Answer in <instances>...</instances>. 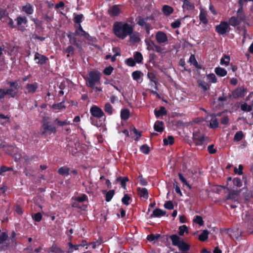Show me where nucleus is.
<instances>
[{"label": "nucleus", "mask_w": 253, "mask_h": 253, "mask_svg": "<svg viewBox=\"0 0 253 253\" xmlns=\"http://www.w3.org/2000/svg\"><path fill=\"white\" fill-rule=\"evenodd\" d=\"M65 100H63L60 103L53 104L52 106V108L54 110H60L66 108L65 105Z\"/></svg>", "instance_id": "obj_34"}, {"label": "nucleus", "mask_w": 253, "mask_h": 253, "mask_svg": "<svg viewBox=\"0 0 253 253\" xmlns=\"http://www.w3.org/2000/svg\"><path fill=\"white\" fill-rule=\"evenodd\" d=\"M70 169L66 166L60 168L58 170V173L62 176H67L70 173Z\"/></svg>", "instance_id": "obj_24"}, {"label": "nucleus", "mask_w": 253, "mask_h": 253, "mask_svg": "<svg viewBox=\"0 0 253 253\" xmlns=\"http://www.w3.org/2000/svg\"><path fill=\"white\" fill-rule=\"evenodd\" d=\"M69 249L68 253H72L74 250H78L79 247L81 246V245H74L71 242L68 243Z\"/></svg>", "instance_id": "obj_49"}, {"label": "nucleus", "mask_w": 253, "mask_h": 253, "mask_svg": "<svg viewBox=\"0 0 253 253\" xmlns=\"http://www.w3.org/2000/svg\"><path fill=\"white\" fill-rule=\"evenodd\" d=\"M199 19L200 21L204 24H207L208 23V20L207 18V13L205 11L202 10L200 11Z\"/></svg>", "instance_id": "obj_31"}, {"label": "nucleus", "mask_w": 253, "mask_h": 253, "mask_svg": "<svg viewBox=\"0 0 253 253\" xmlns=\"http://www.w3.org/2000/svg\"><path fill=\"white\" fill-rule=\"evenodd\" d=\"M233 182L237 187H240L242 186V181L240 178H234L233 180Z\"/></svg>", "instance_id": "obj_63"}, {"label": "nucleus", "mask_w": 253, "mask_h": 253, "mask_svg": "<svg viewBox=\"0 0 253 253\" xmlns=\"http://www.w3.org/2000/svg\"><path fill=\"white\" fill-rule=\"evenodd\" d=\"M207 77L212 83H216L217 82L215 75L213 73L207 75Z\"/></svg>", "instance_id": "obj_64"}, {"label": "nucleus", "mask_w": 253, "mask_h": 253, "mask_svg": "<svg viewBox=\"0 0 253 253\" xmlns=\"http://www.w3.org/2000/svg\"><path fill=\"white\" fill-rule=\"evenodd\" d=\"M129 180L127 176L121 177L120 176L116 179L117 182H120L121 185L124 189H126V182Z\"/></svg>", "instance_id": "obj_27"}, {"label": "nucleus", "mask_w": 253, "mask_h": 253, "mask_svg": "<svg viewBox=\"0 0 253 253\" xmlns=\"http://www.w3.org/2000/svg\"><path fill=\"white\" fill-rule=\"evenodd\" d=\"M145 42L147 45V49L149 51H154V47L156 45L154 42L152 40H150L149 41H146Z\"/></svg>", "instance_id": "obj_47"}, {"label": "nucleus", "mask_w": 253, "mask_h": 253, "mask_svg": "<svg viewBox=\"0 0 253 253\" xmlns=\"http://www.w3.org/2000/svg\"><path fill=\"white\" fill-rule=\"evenodd\" d=\"M143 75L142 73L140 71H135L132 72V77L133 80L137 81L140 79L141 76Z\"/></svg>", "instance_id": "obj_54"}, {"label": "nucleus", "mask_w": 253, "mask_h": 253, "mask_svg": "<svg viewBox=\"0 0 253 253\" xmlns=\"http://www.w3.org/2000/svg\"><path fill=\"white\" fill-rule=\"evenodd\" d=\"M246 90V89L244 86L238 87L236 89L232 91V96H233V98L234 99L244 97L245 95V92Z\"/></svg>", "instance_id": "obj_10"}, {"label": "nucleus", "mask_w": 253, "mask_h": 253, "mask_svg": "<svg viewBox=\"0 0 253 253\" xmlns=\"http://www.w3.org/2000/svg\"><path fill=\"white\" fill-rule=\"evenodd\" d=\"M147 77L150 81L151 85H152L154 84V88L156 89L155 91L153 90H151V93L154 95H156L158 98H160L161 97L160 94L157 92V90H158V81L155 74L153 72H148L147 73Z\"/></svg>", "instance_id": "obj_6"}, {"label": "nucleus", "mask_w": 253, "mask_h": 253, "mask_svg": "<svg viewBox=\"0 0 253 253\" xmlns=\"http://www.w3.org/2000/svg\"><path fill=\"white\" fill-rule=\"evenodd\" d=\"M162 11L165 15L169 16L173 12V9L169 5H164L162 8Z\"/></svg>", "instance_id": "obj_29"}, {"label": "nucleus", "mask_w": 253, "mask_h": 253, "mask_svg": "<svg viewBox=\"0 0 253 253\" xmlns=\"http://www.w3.org/2000/svg\"><path fill=\"white\" fill-rule=\"evenodd\" d=\"M214 72L217 76L220 77L225 76L227 74V71L220 67H217L214 69Z\"/></svg>", "instance_id": "obj_21"}, {"label": "nucleus", "mask_w": 253, "mask_h": 253, "mask_svg": "<svg viewBox=\"0 0 253 253\" xmlns=\"http://www.w3.org/2000/svg\"><path fill=\"white\" fill-rule=\"evenodd\" d=\"M178 230H179L178 234L180 236H183L185 232H186V233H188V227L185 225H183L182 226H179Z\"/></svg>", "instance_id": "obj_46"}, {"label": "nucleus", "mask_w": 253, "mask_h": 253, "mask_svg": "<svg viewBox=\"0 0 253 253\" xmlns=\"http://www.w3.org/2000/svg\"><path fill=\"white\" fill-rule=\"evenodd\" d=\"M101 76V73L97 71L89 72L84 79L86 85L91 88H94L96 84H100Z\"/></svg>", "instance_id": "obj_3"}, {"label": "nucleus", "mask_w": 253, "mask_h": 253, "mask_svg": "<svg viewBox=\"0 0 253 253\" xmlns=\"http://www.w3.org/2000/svg\"><path fill=\"white\" fill-rule=\"evenodd\" d=\"M72 199L78 202H84L88 200V198L85 194H83L80 197H73Z\"/></svg>", "instance_id": "obj_43"}, {"label": "nucleus", "mask_w": 253, "mask_h": 253, "mask_svg": "<svg viewBox=\"0 0 253 253\" xmlns=\"http://www.w3.org/2000/svg\"><path fill=\"white\" fill-rule=\"evenodd\" d=\"M164 207L168 210H173L174 208V205L172 201H169L166 202L164 204Z\"/></svg>", "instance_id": "obj_62"}, {"label": "nucleus", "mask_w": 253, "mask_h": 253, "mask_svg": "<svg viewBox=\"0 0 253 253\" xmlns=\"http://www.w3.org/2000/svg\"><path fill=\"white\" fill-rule=\"evenodd\" d=\"M198 84L199 86L203 89L204 91H206L210 89V85L208 83L205 82L203 80L198 81Z\"/></svg>", "instance_id": "obj_33"}, {"label": "nucleus", "mask_w": 253, "mask_h": 253, "mask_svg": "<svg viewBox=\"0 0 253 253\" xmlns=\"http://www.w3.org/2000/svg\"><path fill=\"white\" fill-rule=\"evenodd\" d=\"M183 7L186 9L187 10H192L195 8V6L194 4L189 0H184Z\"/></svg>", "instance_id": "obj_28"}, {"label": "nucleus", "mask_w": 253, "mask_h": 253, "mask_svg": "<svg viewBox=\"0 0 253 253\" xmlns=\"http://www.w3.org/2000/svg\"><path fill=\"white\" fill-rule=\"evenodd\" d=\"M34 60L36 61V63L39 65H44L48 61V58L43 55L40 54L37 52L35 53Z\"/></svg>", "instance_id": "obj_11"}, {"label": "nucleus", "mask_w": 253, "mask_h": 253, "mask_svg": "<svg viewBox=\"0 0 253 253\" xmlns=\"http://www.w3.org/2000/svg\"><path fill=\"white\" fill-rule=\"evenodd\" d=\"M80 35L81 33L76 30H75V32H69L67 35L70 43L79 48L82 46V42L80 40L77 39L76 36H80Z\"/></svg>", "instance_id": "obj_4"}, {"label": "nucleus", "mask_w": 253, "mask_h": 253, "mask_svg": "<svg viewBox=\"0 0 253 253\" xmlns=\"http://www.w3.org/2000/svg\"><path fill=\"white\" fill-rule=\"evenodd\" d=\"M74 22L76 24H80L84 18V15L83 14H77L76 13H74Z\"/></svg>", "instance_id": "obj_41"}, {"label": "nucleus", "mask_w": 253, "mask_h": 253, "mask_svg": "<svg viewBox=\"0 0 253 253\" xmlns=\"http://www.w3.org/2000/svg\"><path fill=\"white\" fill-rule=\"evenodd\" d=\"M164 145L167 146L168 145H172L174 143V137L171 135L168 136L167 138L163 139Z\"/></svg>", "instance_id": "obj_40"}, {"label": "nucleus", "mask_w": 253, "mask_h": 253, "mask_svg": "<svg viewBox=\"0 0 253 253\" xmlns=\"http://www.w3.org/2000/svg\"><path fill=\"white\" fill-rule=\"evenodd\" d=\"M242 22L238 19L236 16H232L228 20L229 25H231L233 27L237 26L241 24Z\"/></svg>", "instance_id": "obj_23"}, {"label": "nucleus", "mask_w": 253, "mask_h": 253, "mask_svg": "<svg viewBox=\"0 0 253 253\" xmlns=\"http://www.w3.org/2000/svg\"><path fill=\"white\" fill-rule=\"evenodd\" d=\"M7 84L9 85L7 88H0V102L3 103L5 97L15 98L19 95V89L21 84L18 80L8 81Z\"/></svg>", "instance_id": "obj_1"}, {"label": "nucleus", "mask_w": 253, "mask_h": 253, "mask_svg": "<svg viewBox=\"0 0 253 253\" xmlns=\"http://www.w3.org/2000/svg\"><path fill=\"white\" fill-rule=\"evenodd\" d=\"M164 236H166L167 240H168V238H169L172 242V245L174 246L177 247L179 245V244L181 243V241H183V240L176 234H173L169 236V237L167 235L164 236Z\"/></svg>", "instance_id": "obj_14"}, {"label": "nucleus", "mask_w": 253, "mask_h": 253, "mask_svg": "<svg viewBox=\"0 0 253 253\" xmlns=\"http://www.w3.org/2000/svg\"><path fill=\"white\" fill-rule=\"evenodd\" d=\"M193 221L200 226H202L204 224L203 218L200 215H196L193 219Z\"/></svg>", "instance_id": "obj_55"}, {"label": "nucleus", "mask_w": 253, "mask_h": 253, "mask_svg": "<svg viewBox=\"0 0 253 253\" xmlns=\"http://www.w3.org/2000/svg\"><path fill=\"white\" fill-rule=\"evenodd\" d=\"M154 114L157 118H159L161 116L167 114V111L164 106H161L159 110L155 109Z\"/></svg>", "instance_id": "obj_22"}, {"label": "nucleus", "mask_w": 253, "mask_h": 253, "mask_svg": "<svg viewBox=\"0 0 253 253\" xmlns=\"http://www.w3.org/2000/svg\"><path fill=\"white\" fill-rule=\"evenodd\" d=\"M121 118L122 120H127L130 116V111L128 109H122L120 114Z\"/></svg>", "instance_id": "obj_26"}, {"label": "nucleus", "mask_w": 253, "mask_h": 253, "mask_svg": "<svg viewBox=\"0 0 253 253\" xmlns=\"http://www.w3.org/2000/svg\"><path fill=\"white\" fill-rule=\"evenodd\" d=\"M209 234V232L207 230H204L199 235L198 239L201 242H205L208 239Z\"/></svg>", "instance_id": "obj_30"}, {"label": "nucleus", "mask_w": 253, "mask_h": 253, "mask_svg": "<svg viewBox=\"0 0 253 253\" xmlns=\"http://www.w3.org/2000/svg\"><path fill=\"white\" fill-rule=\"evenodd\" d=\"M231 28L226 21L221 22L219 25L215 26V31L218 34L224 35L230 30Z\"/></svg>", "instance_id": "obj_7"}, {"label": "nucleus", "mask_w": 253, "mask_h": 253, "mask_svg": "<svg viewBox=\"0 0 253 253\" xmlns=\"http://www.w3.org/2000/svg\"><path fill=\"white\" fill-rule=\"evenodd\" d=\"M230 57L229 55L224 54L220 59V64L228 66L229 64Z\"/></svg>", "instance_id": "obj_39"}, {"label": "nucleus", "mask_w": 253, "mask_h": 253, "mask_svg": "<svg viewBox=\"0 0 253 253\" xmlns=\"http://www.w3.org/2000/svg\"><path fill=\"white\" fill-rule=\"evenodd\" d=\"M177 247L181 253L186 252L190 249V246L185 242L183 240L181 241V243L179 244Z\"/></svg>", "instance_id": "obj_18"}, {"label": "nucleus", "mask_w": 253, "mask_h": 253, "mask_svg": "<svg viewBox=\"0 0 253 253\" xmlns=\"http://www.w3.org/2000/svg\"><path fill=\"white\" fill-rule=\"evenodd\" d=\"M12 169H13L11 167H8L5 166H2L0 168V175H2L3 173L8 171L12 170Z\"/></svg>", "instance_id": "obj_60"}, {"label": "nucleus", "mask_w": 253, "mask_h": 253, "mask_svg": "<svg viewBox=\"0 0 253 253\" xmlns=\"http://www.w3.org/2000/svg\"><path fill=\"white\" fill-rule=\"evenodd\" d=\"M33 219L36 222H40L42 219V214L41 212H37L32 216Z\"/></svg>", "instance_id": "obj_59"}, {"label": "nucleus", "mask_w": 253, "mask_h": 253, "mask_svg": "<svg viewBox=\"0 0 253 253\" xmlns=\"http://www.w3.org/2000/svg\"><path fill=\"white\" fill-rule=\"evenodd\" d=\"M115 190H111L108 191L105 195V200L106 202H110L115 194Z\"/></svg>", "instance_id": "obj_45"}, {"label": "nucleus", "mask_w": 253, "mask_h": 253, "mask_svg": "<svg viewBox=\"0 0 253 253\" xmlns=\"http://www.w3.org/2000/svg\"><path fill=\"white\" fill-rule=\"evenodd\" d=\"M108 14L112 17H115L118 16L121 10L119 8V5H114L108 11Z\"/></svg>", "instance_id": "obj_15"}, {"label": "nucleus", "mask_w": 253, "mask_h": 253, "mask_svg": "<svg viewBox=\"0 0 253 253\" xmlns=\"http://www.w3.org/2000/svg\"><path fill=\"white\" fill-rule=\"evenodd\" d=\"M244 137V134L242 131L237 132L234 137V141H239Z\"/></svg>", "instance_id": "obj_52"}, {"label": "nucleus", "mask_w": 253, "mask_h": 253, "mask_svg": "<svg viewBox=\"0 0 253 253\" xmlns=\"http://www.w3.org/2000/svg\"><path fill=\"white\" fill-rule=\"evenodd\" d=\"M156 39L159 44L164 43L168 40L166 34L162 31H158L156 33Z\"/></svg>", "instance_id": "obj_13"}, {"label": "nucleus", "mask_w": 253, "mask_h": 253, "mask_svg": "<svg viewBox=\"0 0 253 253\" xmlns=\"http://www.w3.org/2000/svg\"><path fill=\"white\" fill-rule=\"evenodd\" d=\"M22 10L28 15L32 14L34 12L33 7L30 3H27L25 5L23 6Z\"/></svg>", "instance_id": "obj_25"}, {"label": "nucleus", "mask_w": 253, "mask_h": 253, "mask_svg": "<svg viewBox=\"0 0 253 253\" xmlns=\"http://www.w3.org/2000/svg\"><path fill=\"white\" fill-rule=\"evenodd\" d=\"M236 17L241 22H243L245 20L246 16L244 12L243 6L239 5V8L237 10V16Z\"/></svg>", "instance_id": "obj_16"}, {"label": "nucleus", "mask_w": 253, "mask_h": 253, "mask_svg": "<svg viewBox=\"0 0 253 253\" xmlns=\"http://www.w3.org/2000/svg\"><path fill=\"white\" fill-rule=\"evenodd\" d=\"M8 239V236L6 232H2L0 234V244H3Z\"/></svg>", "instance_id": "obj_50"}, {"label": "nucleus", "mask_w": 253, "mask_h": 253, "mask_svg": "<svg viewBox=\"0 0 253 253\" xmlns=\"http://www.w3.org/2000/svg\"><path fill=\"white\" fill-rule=\"evenodd\" d=\"M90 113L92 116L97 119H100L105 116L102 110L98 106L93 105L90 108Z\"/></svg>", "instance_id": "obj_9"}, {"label": "nucleus", "mask_w": 253, "mask_h": 253, "mask_svg": "<svg viewBox=\"0 0 253 253\" xmlns=\"http://www.w3.org/2000/svg\"><path fill=\"white\" fill-rule=\"evenodd\" d=\"M50 251L53 253H63V251L61 249L57 247L56 245L52 246Z\"/></svg>", "instance_id": "obj_58"}, {"label": "nucleus", "mask_w": 253, "mask_h": 253, "mask_svg": "<svg viewBox=\"0 0 253 253\" xmlns=\"http://www.w3.org/2000/svg\"><path fill=\"white\" fill-rule=\"evenodd\" d=\"M166 214V211H164L160 209L157 208L153 211L152 214L151 215V217H160L165 215Z\"/></svg>", "instance_id": "obj_20"}, {"label": "nucleus", "mask_w": 253, "mask_h": 253, "mask_svg": "<svg viewBox=\"0 0 253 253\" xmlns=\"http://www.w3.org/2000/svg\"><path fill=\"white\" fill-rule=\"evenodd\" d=\"M239 192H240V191H238V190L229 191V193H228V195L226 199H227V200H228V199H233V196L234 195H238L239 194Z\"/></svg>", "instance_id": "obj_56"}, {"label": "nucleus", "mask_w": 253, "mask_h": 253, "mask_svg": "<svg viewBox=\"0 0 253 253\" xmlns=\"http://www.w3.org/2000/svg\"><path fill=\"white\" fill-rule=\"evenodd\" d=\"M192 139L196 146L202 145L205 141L204 135L199 130H194L193 132Z\"/></svg>", "instance_id": "obj_8"}, {"label": "nucleus", "mask_w": 253, "mask_h": 253, "mask_svg": "<svg viewBox=\"0 0 253 253\" xmlns=\"http://www.w3.org/2000/svg\"><path fill=\"white\" fill-rule=\"evenodd\" d=\"M38 87V84L36 82L33 84H27L25 86V93L34 94L36 92Z\"/></svg>", "instance_id": "obj_12"}, {"label": "nucleus", "mask_w": 253, "mask_h": 253, "mask_svg": "<svg viewBox=\"0 0 253 253\" xmlns=\"http://www.w3.org/2000/svg\"><path fill=\"white\" fill-rule=\"evenodd\" d=\"M113 31L114 34L118 38L124 39L127 36L131 35L133 28L127 23L116 22L114 24Z\"/></svg>", "instance_id": "obj_2"}, {"label": "nucleus", "mask_w": 253, "mask_h": 253, "mask_svg": "<svg viewBox=\"0 0 253 253\" xmlns=\"http://www.w3.org/2000/svg\"><path fill=\"white\" fill-rule=\"evenodd\" d=\"M154 129L155 131L162 133L164 130V123L161 121H157L154 125Z\"/></svg>", "instance_id": "obj_17"}, {"label": "nucleus", "mask_w": 253, "mask_h": 253, "mask_svg": "<svg viewBox=\"0 0 253 253\" xmlns=\"http://www.w3.org/2000/svg\"><path fill=\"white\" fill-rule=\"evenodd\" d=\"M140 151L145 155H147L150 153V147L147 144H143L140 147Z\"/></svg>", "instance_id": "obj_48"}, {"label": "nucleus", "mask_w": 253, "mask_h": 253, "mask_svg": "<svg viewBox=\"0 0 253 253\" xmlns=\"http://www.w3.org/2000/svg\"><path fill=\"white\" fill-rule=\"evenodd\" d=\"M137 190L140 197H143L145 199H148L149 197V193L146 188L138 187Z\"/></svg>", "instance_id": "obj_19"}, {"label": "nucleus", "mask_w": 253, "mask_h": 253, "mask_svg": "<svg viewBox=\"0 0 253 253\" xmlns=\"http://www.w3.org/2000/svg\"><path fill=\"white\" fill-rule=\"evenodd\" d=\"M43 131L42 132V135L45 134H51L56 132V128L55 126L50 125L49 122L45 117L43 119V123L42 126Z\"/></svg>", "instance_id": "obj_5"}, {"label": "nucleus", "mask_w": 253, "mask_h": 253, "mask_svg": "<svg viewBox=\"0 0 253 253\" xmlns=\"http://www.w3.org/2000/svg\"><path fill=\"white\" fill-rule=\"evenodd\" d=\"M213 117L210 121V127L211 128H216L219 126V123L217 119L215 118V116L212 115Z\"/></svg>", "instance_id": "obj_32"}, {"label": "nucleus", "mask_w": 253, "mask_h": 253, "mask_svg": "<svg viewBox=\"0 0 253 253\" xmlns=\"http://www.w3.org/2000/svg\"><path fill=\"white\" fill-rule=\"evenodd\" d=\"M126 63L127 65L130 67H134L136 64L135 61L131 57L127 59L126 61Z\"/></svg>", "instance_id": "obj_61"}, {"label": "nucleus", "mask_w": 253, "mask_h": 253, "mask_svg": "<svg viewBox=\"0 0 253 253\" xmlns=\"http://www.w3.org/2000/svg\"><path fill=\"white\" fill-rule=\"evenodd\" d=\"M104 110L109 115H111L113 113L114 109L111 104L109 102L105 104Z\"/></svg>", "instance_id": "obj_35"}, {"label": "nucleus", "mask_w": 253, "mask_h": 253, "mask_svg": "<svg viewBox=\"0 0 253 253\" xmlns=\"http://www.w3.org/2000/svg\"><path fill=\"white\" fill-rule=\"evenodd\" d=\"M130 200H131V197L128 194H126L122 199V202L123 204L128 206L129 204Z\"/></svg>", "instance_id": "obj_51"}, {"label": "nucleus", "mask_w": 253, "mask_h": 253, "mask_svg": "<svg viewBox=\"0 0 253 253\" xmlns=\"http://www.w3.org/2000/svg\"><path fill=\"white\" fill-rule=\"evenodd\" d=\"M134 60L136 63H141L143 60V56L141 52L136 51L133 55Z\"/></svg>", "instance_id": "obj_36"}, {"label": "nucleus", "mask_w": 253, "mask_h": 253, "mask_svg": "<svg viewBox=\"0 0 253 253\" xmlns=\"http://www.w3.org/2000/svg\"><path fill=\"white\" fill-rule=\"evenodd\" d=\"M148 19V18L147 17L146 18H143L141 16H138L137 19H136L137 21V24L139 25L140 26L143 27V26H146V25L148 24L149 23H147L146 22V21Z\"/></svg>", "instance_id": "obj_38"}, {"label": "nucleus", "mask_w": 253, "mask_h": 253, "mask_svg": "<svg viewBox=\"0 0 253 253\" xmlns=\"http://www.w3.org/2000/svg\"><path fill=\"white\" fill-rule=\"evenodd\" d=\"M162 236L159 234H150L147 236V239L150 241H154L155 240H157L159 239L160 238H162Z\"/></svg>", "instance_id": "obj_44"}, {"label": "nucleus", "mask_w": 253, "mask_h": 253, "mask_svg": "<svg viewBox=\"0 0 253 253\" xmlns=\"http://www.w3.org/2000/svg\"><path fill=\"white\" fill-rule=\"evenodd\" d=\"M178 177H179V178L180 180L183 184H184L185 185L189 187V189H191V187L190 185L188 183V182L186 180V179L183 177L182 174L181 173H178Z\"/></svg>", "instance_id": "obj_57"}, {"label": "nucleus", "mask_w": 253, "mask_h": 253, "mask_svg": "<svg viewBox=\"0 0 253 253\" xmlns=\"http://www.w3.org/2000/svg\"><path fill=\"white\" fill-rule=\"evenodd\" d=\"M189 61L191 64H193L196 68L198 69H202V66L199 65L194 55L191 54L190 55Z\"/></svg>", "instance_id": "obj_37"}, {"label": "nucleus", "mask_w": 253, "mask_h": 253, "mask_svg": "<svg viewBox=\"0 0 253 253\" xmlns=\"http://www.w3.org/2000/svg\"><path fill=\"white\" fill-rule=\"evenodd\" d=\"M241 109L245 112H251L252 110V107L247 103H244L241 105Z\"/></svg>", "instance_id": "obj_53"}, {"label": "nucleus", "mask_w": 253, "mask_h": 253, "mask_svg": "<svg viewBox=\"0 0 253 253\" xmlns=\"http://www.w3.org/2000/svg\"><path fill=\"white\" fill-rule=\"evenodd\" d=\"M15 20L17 21V26H20L22 24H26L28 22L27 18L25 16H18L17 17Z\"/></svg>", "instance_id": "obj_42"}]
</instances>
